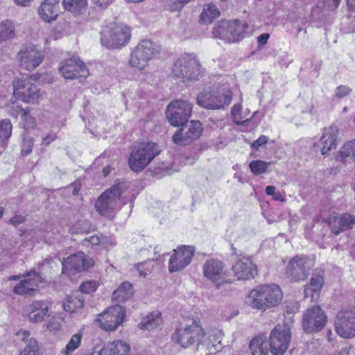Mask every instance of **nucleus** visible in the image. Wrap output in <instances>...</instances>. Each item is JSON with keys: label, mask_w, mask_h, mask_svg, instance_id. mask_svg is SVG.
Segmentation results:
<instances>
[{"label": "nucleus", "mask_w": 355, "mask_h": 355, "mask_svg": "<svg viewBox=\"0 0 355 355\" xmlns=\"http://www.w3.org/2000/svg\"><path fill=\"white\" fill-rule=\"evenodd\" d=\"M282 298L283 293L278 285H263L249 293L246 303L253 309L264 311L277 306Z\"/></svg>", "instance_id": "nucleus-1"}, {"label": "nucleus", "mask_w": 355, "mask_h": 355, "mask_svg": "<svg viewBox=\"0 0 355 355\" xmlns=\"http://www.w3.org/2000/svg\"><path fill=\"white\" fill-rule=\"evenodd\" d=\"M160 149L155 143L141 142L134 146L130 153L128 164L135 172L143 171L159 154Z\"/></svg>", "instance_id": "nucleus-2"}, {"label": "nucleus", "mask_w": 355, "mask_h": 355, "mask_svg": "<svg viewBox=\"0 0 355 355\" xmlns=\"http://www.w3.org/2000/svg\"><path fill=\"white\" fill-rule=\"evenodd\" d=\"M125 189L124 182L115 183L98 197L95 203L96 210L101 215L111 218L121 207L120 196Z\"/></svg>", "instance_id": "nucleus-3"}, {"label": "nucleus", "mask_w": 355, "mask_h": 355, "mask_svg": "<svg viewBox=\"0 0 355 355\" xmlns=\"http://www.w3.org/2000/svg\"><path fill=\"white\" fill-rule=\"evenodd\" d=\"M205 336V332L200 321L198 319H191L176 329L173 338L182 347L186 348L195 343H198V347L200 346Z\"/></svg>", "instance_id": "nucleus-4"}, {"label": "nucleus", "mask_w": 355, "mask_h": 355, "mask_svg": "<svg viewBox=\"0 0 355 355\" xmlns=\"http://www.w3.org/2000/svg\"><path fill=\"white\" fill-rule=\"evenodd\" d=\"M202 71L199 60L196 56L184 54L180 56L173 64L172 73L184 82L194 81L199 79Z\"/></svg>", "instance_id": "nucleus-5"}, {"label": "nucleus", "mask_w": 355, "mask_h": 355, "mask_svg": "<svg viewBox=\"0 0 355 355\" xmlns=\"http://www.w3.org/2000/svg\"><path fill=\"white\" fill-rule=\"evenodd\" d=\"M248 25L240 20H222L217 24L212 31L215 38L228 43H234L244 38Z\"/></svg>", "instance_id": "nucleus-6"}, {"label": "nucleus", "mask_w": 355, "mask_h": 355, "mask_svg": "<svg viewBox=\"0 0 355 355\" xmlns=\"http://www.w3.org/2000/svg\"><path fill=\"white\" fill-rule=\"evenodd\" d=\"M231 101L232 92L225 87L202 91L197 97L198 105L208 110L223 109Z\"/></svg>", "instance_id": "nucleus-7"}, {"label": "nucleus", "mask_w": 355, "mask_h": 355, "mask_svg": "<svg viewBox=\"0 0 355 355\" xmlns=\"http://www.w3.org/2000/svg\"><path fill=\"white\" fill-rule=\"evenodd\" d=\"M314 266V261L304 255L294 257L288 263L286 276L291 282H297L306 279Z\"/></svg>", "instance_id": "nucleus-8"}, {"label": "nucleus", "mask_w": 355, "mask_h": 355, "mask_svg": "<svg viewBox=\"0 0 355 355\" xmlns=\"http://www.w3.org/2000/svg\"><path fill=\"white\" fill-rule=\"evenodd\" d=\"M101 43L107 49H118L125 45L130 39V30L124 24H116L101 33Z\"/></svg>", "instance_id": "nucleus-9"}, {"label": "nucleus", "mask_w": 355, "mask_h": 355, "mask_svg": "<svg viewBox=\"0 0 355 355\" xmlns=\"http://www.w3.org/2000/svg\"><path fill=\"white\" fill-rule=\"evenodd\" d=\"M157 50L154 44L148 40L139 42L131 51L129 64L138 70H143L153 58Z\"/></svg>", "instance_id": "nucleus-10"}, {"label": "nucleus", "mask_w": 355, "mask_h": 355, "mask_svg": "<svg viewBox=\"0 0 355 355\" xmlns=\"http://www.w3.org/2000/svg\"><path fill=\"white\" fill-rule=\"evenodd\" d=\"M192 112V105L182 100L170 103L167 106L166 114L168 122L173 126H181L187 123Z\"/></svg>", "instance_id": "nucleus-11"}, {"label": "nucleus", "mask_w": 355, "mask_h": 355, "mask_svg": "<svg viewBox=\"0 0 355 355\" xmlns=\"http://www.w3.org/2000/svg\"><path fill=\"white\" fill-rule=\"evenodd\" d=\"M327 322V317L318 305L308 308L303 314L302 326L306 333L320 331Z\"/></svg>", "instance_id": "nucleus-12"}, {"label": "nucleus", "mask_w": 355, "mask_h": 355, "mask_svg": "<svg viewBox=\"0 0 355 355\" xmlns=\"http://www.w3.org/2000/svg\"><path fill=\"white\" fill-rule=\"evenodd\" d=\"M337 334L344 338L355 337V307H347L340 310L335 320Z\"/></svg>", "instance_id": "nucleus-13"}, {"label": "nucleus", "mask_w": 355, "mask_h": 355, "mask_svg": "<svg viewBox=\"0 0 355 355\" xmlns=\"http://www.w3.org/2000/svg\"><path fill=\"white\" fill-rule=\"evenodd\" d=\"M291 330L286 324H277L270 334V352L273 355H283L291 341Z\"/></svg>", "instance_id": "nucleus-14"}, {"label": "nucleus", "mask_w": 355, "mask_h": 355, "mask_svg": "<svg viewBox=\"0 0 355 355\" xmlns=\"http://www.w3.org/2000/svg\"><path fill=\"white\" fill-rule=\"evenodd\" d=\"M125 310L119 305L109 307L99 315L96 322L101 329L107 331H115L124 320Z\"/></svg>", "instance_id": "nucleus-15"}, {"label": "nucleus", "mask_w": 355, "mask_h": 355, "mask_svg": "<svg viewBox=\"0 0 355 355\" xmlns=\"http://www.w3.org/2000/svg\"><path fill=\"white\" fill-rule=\"evenodd\" d=\"M224 263L218 259H210L202 266L204 277L216 285L217 288L224 283H230V279L225 270Z\"/></svg>", "instance_id": "nucleus-16"}, {"label": "nucleus", "mask_w": 355, "mask_h": 355, "mask_svg": "<svg viewBox=\"0 0 355 355\" xmlns=\"http://www.w3.org/2000/svg\"><path fill=\"white\" fill-rule=\"evenodd\" d=\"M62 265V273L71 276L87 270L94 265V261L84 252H79L64 259Z\"/></svg>", "instance_id": "nucleus-17"}, {"label": "nucleus", "mask_w": 355, "mask_h": 355, "mask_svg": "<svg viewBox=\"0 0 355 355\" xmlns=\"http://www.w3.org/2000/svg\"><path fill=\"white\" fill-rule=\"evenodd\" d=\"M195 248L191 245H182L173 250L169 261L168 270L175 272L183 270L192 261Z\"/></svg>", "instance_id": "nucleus-18"}, {"label": "nucleus", "mask_w": 355, "mask_h": 355, "mask_svg": "<svg viewBox=\"0 0 355 355\" xmlns=\"http://www.w3.org/2000/svg\"><path fill=\"white\" fill-rule=\"evenodd\" d=\"M180 130L173 136V140L178 145H187L199 138L202 132V124L198 121H191L189 123L181 125Z\"/></svg>", "instance_id": "nucleus-19"}, {"label": "nucleus", "mask_w": 355, "mask_h": 355, "mask_svg": "<svg viewBox=\"0 0 355 355\" xmlns=\"http://www.w3.org/2000/svg\"><path fill=\"white\" fill-rule=\"evenodd\" d=\"M59 70L65 79L86 78L89 75L84 63L78 58L72 57L60 64Z\"/></svg>", "instance_id": "nucleus-20"}, {"label": "nucleus", "mask_w": 355, "mask_h": 355, "mask_svg": "<svg viewBox=\"0 0 355 355\" xmlns=\"http://www.w3.org/2000/svg\"><path fill=\"white\" fill-rule=\"evenodd\" d=\"M324 220L329 226L331 232L337 235L353 228L355 225V216L347 213L341 215L331 214Z\"/></svg>", "instance_id": "nucleus-21"}, {"label": "nucleus", "mask_w": 355, "mask_h": 355, "mask_svg": "<svg viewBox=\"0 0 355 355\" xmlns=\"http://www.w3.org/2000/svg\"><path fill=\"white\" fill-rule=\"evenodd\" d=\"M50 304L47 301L35 300L26 308L28 318L31 322H41L50 316Z\"/></svg>", "instance_id": "nucleus-22"}, {"label": "nucleus", "mask_w": 355, "mask_h": 355, "mask_svg": "<svg viewBox=\"0 0 355 355\" xmlns=\"http://www.w3.org/2000/svg\"><path fill=\"white\" fill-rule=\"evenodd\" d=\"M232 270L237 280H249L257 274L255 264L246 257L237 259L232 266Z\"/></svg>", "instance_id": "nucleus-23"}, {"label": "nucleus", "mask_w": 355, "mask_h": 355, "mask_svg": "<svg viewBox=\"0 0 355 355\" xmlns=\"http://www.w3.org/2000/svg\"><path fill=\"white\" fill-rule=\"evenodd\" d=\"M12 96L10 98L7 107L10 109L11 115L17 117L19 114L22 117V80L17 78L12 82Z\"/></svg>", "instance_id": "nucleus-24"}, {"label": "nucleus", "mask_w": 355, "mask_h": 355, "mask_svg": "<svg viewBox=\"0 0 355 355\" xmlns=\"http://www.w3.org/2000/svg\"><path fill=\"white\" fill-rule=\"evenodd\" d=\"M44 59V53L37 46L29 45L24 51V67L31 71L38 67Z\"/></svg>", "instance_id": "nucleus-25"}, {"label": "nucleus", "mask_w": 355, "mask_h": 355, "mask_svg": "<svg viewBox=\"0 0 355 355\" xmlns=\"http://www.w3.org/2000/svg\"><path fill=\"white\" fill-rule=\"evenodd\" d=\"M338 135V129L334 125H331L324 129L322 135L320 139V142L322 145L321 153L322 155H327L329 151L336 149Z\"/></svg>", "instance_id": "nucleus-26"}, {"label": "nucleus", "mask_w": 355, "mask_h": 355, "mask_svg": "<svg viewBox=\"0 0 355 355\" xmlns=\"http://www.w3.org/2000/svg\"><path fill=\"white\" fill-rule=\"evenodd\" d=\"M43 282V277L32 270L24 275V296L34 295L38 291L39 284Z\"/></svg>", "instance_id": "nucleus-27"}, {"label": "nucleus", "mask_w": 355, "mask_h": 355, "mask_svg": "<svg viewBox=\"0 0 355 355\" xmlns=\"http://www.w3.org/2000/svg\"><path fill=\"white\" fill-rule=\"evenodd\" d=\"M223 336V332L220 329H214L209 333L208 337L206 339L202 340L201 346L205 347V348L209 351L214 352H219L221 348V340Z\"/></svg>", "instance_id": "nucleus-28"}, {"label": "nucleus", "mask_w": 355, "mask_h": 355, "mask_svg": "<svg viewBox=\"0 0 355 355\" xmlns=\"http://www.w3.org/2000/svg\"><path fill=\"white\" fill-rule=\"evenodd\" d=\"M49 0H44L41 3L38 12L40 17L45 21H51L55 19L59 12V7L55 3H49ZM55 2V1H53Z\"/></svg>", "instance_id": "nucleus-29"}, {"label": "nucleus", "mask_w": 355, "mask_h": 355, "mask_svg": "<svg viewBox=\"0 0 355 355\" xmlns=\"http://www.w3.org/2000/svg\"><path fill=\"white\" fill-rule=\"evenodd\" d=\"M355 159V139L345 143L338 152L336 159L342 163H347Z\"/></svg>", "instance_id": "nucleus-30"}, {"label": "nucleus", "mask_w": 355, "mask_h": 355, "mask_svg": "<svg viewBox=\"0 0 355 355\" xmlns=\"http://www.w3.org/2000/svg\"><path fill=\"white\" fill-rule=\"evenodd\" d=\"M268 345L266 336H259L250 341L249 347L252 355H268Z\"/></svg>", "instance_id": "nucleus-31"}, {"label": "nucleus", "mask_w": 355, "mask_h": 355, "mask_svg": "<svg viewBox=\"0 0 355 355\" xmlns=\"http://www.w3.org/2000/svg\"><path fill=\"white\" fill-rule=\"evenodd\" d=\"M324 284L323 277L319 275H313L310 281V284L304 288V297H311L313 300L318 296V291L322 288Z\"/></svg>", "instance_id": "nucleus-32"}, {"label": "nucleus", "mask_w": 355, "mask_h": 355, "mask_svg": "<svg viewBox=\"0 0 355 355\" xmlns=\"http://www.w3.org/2000/svg\"><path fill=\"white\" fill-rule=\"evenodd\" d=\"M105 350L109 355H130V347L128 344L122 340H114L107 343Z\"/></svg>", "instance_id": "nucleus-33"}, {"label": "nucleus", "mask_w": 355, "mask_h": 355, "mask_svg": "<svg viewBox=\"0 0 355 355\" xmlns=\"http://www.w3.org/2000/svg\"><path fill=\"white\" fill-rule=\"evenodd\" d=\"M132 294V285L130 282H125L113 292L112 300L119 302H125L130 299Z\"/></svg>", "instance_id": "nucleus-34"}, {"label": "nucleus", "mask_w": 355, "mask_h": 355, "mask_svg": "<svg viewBox=\"0 0 355 355\" xmlns=\"http://www.w3.org/2000/svg\"><path fill=\"white\" fill-rule=\"evenodd\" d=\"M161 323V313L159 311H156L144 318L139 323V327L142 330L150 331L159 326Z\"/></svg>", "instance_id": "nucleus-35"}, {"label": "nucleus", "mask_w": 355, "mask_h": 355, "mask_svg": "<svg viewBox=\"0 0 355 355\" xmlns=\"http://www.w3.org/2000/svg\"><path fill=\"white\" fill-rule=\"evenodd\" d=\"M219 16L220 11L214 4H206L204 6L200 16V21L203 24H211Z\"/></svg>", "instance_id": "nucleus-36"}, {"label": "nucleus", "mask_w": 355, "mask_h": 355, "mask_svg": "<svg viewBox=\"0 0 355 355\" xmlns=\"http://www.w3.org/2000/svg\"><path fill=\"white\" fill-rule=\"evenodd\" d=\"M24 102L36 103L38 101L40 94L37 86L31 83L24 84Z\"/></svg>", "instance_id": "nucleus-37"}, {"label": "nucleus", "mask_w": 355, "mask_h": 355, "mask_svg": "<svg viewBox=\"0 0 355 355\" xmlns=\"http://www.w3.org/2000/svg\"><path fill=\"white\" fill-rule=\"evenodd\" d=\"M63 306L66 311L75 313L84 306V300L81 296H69Z\"/></svg>", "instance_id": "nucleus-38"}, {"label": "nucleus", "mask_w": 355, "mask_h": 355, "mask_svg": "<svg viewBox=\"0 0 355 355\" xmlns=\"http://www.w3.org/2000/svg\"><path fill=\"white\" fill-rule=\"evenodd\" d=\"M87 0H63V5L66 10L71 12L78 14L85 10Z\"/></svg>", "instance_id": "nucleus-39"}, {"label": "nucleus", "mask_w": 355, "mask_h": 355, "mask_svg": "<svg viewBox=\"0 0 355 355\" xmlns=\"http://www.w3.org/2000/svg\"><path fill=\"white\" fill-rule=\"evenodd\" d=\"M83 334L80 332L73 335L67 344L66 347L62 349V354L64 355L71 354L80 346Z\"/></svg>", "instance_id": "nucleus-40"}, {"label": "nucleus", "mask_w": 355, "mask_h": 355, "mask_svg": "<svg viewBox=\"0 0 355 355\" xmlns=\"http://www.w3.org/2000/svg\"><path fill=\"white\" fill-rule=\"evenodd\" d=\"M14 35L15 28L11 21L6 20L0 24V42L10 39Z\"/></svg>", "instance_id": "nucleus-41"}, {"label": "nucleus", "mask_w": 355, "mask_h": 355, "mask_svg": "<svg viewBox=\"0 0 355 355\" xmlns=\"http://www.w3.org/2000/svg\"><path fill=\"white\" fill-rule=\"evenodd\" d=\"M269 166L270 162L257 159L252 161L249 167L254 175H259L266 173Z\"/></svg>", "instance_id": "nucleus-42"}, {"label": "nucleus", "mask_w": 355, "mask_h": 355, "mask_svg": "<svg viewBox=\"0 0 355 355\" xmlns=\"http://www.w3.org/2000/svg\"><path fill=\"white\" fill-rule=\"evenodd\" d=\"M231 114L234 120V122L236 124L244 125L247 124L250 121V118H245L241 113V105L237 103L233 106L231 110Z\"/></svg>", "instance_id": "nucleus-43"}, {"label": "nucleus", "mask_w": 355, "mask_h": 355, "mask_svg": "<svg viewBox=\"0 0 355 355\" xmlns=\"http://www.w3.org/2000/svg\"><path fill=\"white\" fill-rule=\"evenodd\" d=\"M153 268V262L151 260L141 262L135 265V270L137 272L138 276L146 277L150 274Z\"/></svg>", "instance_id": "nucleus-44"}, {"label": "nucleus", "mask_w": 355, "mask_h": 355, "mask_svg": "<svg viewBox=\"0 0 355 355\" xmlns=\"http://www.w3.org/2000/svg\"><path fill=\"white\" fill-rule=\"evenodd\" d=\"M24 355H40L37 341L31 338L25 342Z\"/></svg>", "instance_id": "nucleus-45"}, {"label": "nucleus", "mask_w": 355, "mask_h": 355, "mask_svg": "<svg viewBox=\"0 0 355 355\" xmlns=\"http://www.w3.org/2000/svg\"><path fill=\"white\" fill-rule=\"evenodd\" d=\"M12 132V124L8 119H3L0 123V137L7 139Z\"/></svg>", "instance_id": "nucleus-46"}, {"label": "nucleus", "mask_w": 355, "mask_h": 355, "mask_svg": "<svg viewBox=\"0 0 355 355\" xmlns=\"http://www.w3.org/2000/svg\"><path fill=\"white\" fill-rule=\"evenodd\" d=\"M104 240V237L101 235H92L91 236L87 237L83 240V245L85 246H96L97 245L101 244Z\"/></svg>", "instance_id": "nucleus-47"}, {"label": "nucleus", "mask_w": 355, "mask_h": 355, "mask_svg": "<svg viewBox=\"0 0 355 355\" xmlns=\"http://www.w3.org/2000/svg\"><path fill=\"white\" fill-rule=\"evenodd\" d=\"M191 0H165L168 9L175 11L181 9L184 5L188 3Z\"/></svg>", "instance_id": "nucleus-48"}, {"label": "nucleus", "mask_w": 355, "mask_h": 355, "mask_svg": "<svg viewBox=\"0 0 355 355\" xmlns=\"http://www.w3.org/2000/svg\"><path fill=\"white\" fill-rule=\"evenodd\" d=\"M352 92V89L347 85H339L335 89L334 96L338 98L346 97Z\"/></svg>", "instance_id": "nucleus-49"}, {"label": "nucleus", "mask_w": 355, "mask_h": 355, "mask_svg": "<svg viewBox=\"0 0 355 355\" xmlns=\"http://www.w3.org/2000/svg\"><path fill=\"white\" fill-rule=\"evenodd\" d=\"M36 126V121L33 116L27 114V111L24 108V128L26 129H34Z\"/></svg>", "instance_id": "nucleus-50"}, {"label": "nucleus", "mask_w": 355, "mask_h": 355, "mask_svg": "<svg viewBox=\"0 0 355 355\" xmlns=\"http://www.w3.org/2000/svg\"><path fill=\"white\" fill-rule=\"evenodd\" d=\"M80 291L84 293H91L96 291L97 284L96 282L89 281L83 283L80 286Z\"/></svg>", "instance_id": "nucleus-51"}, {"label": "nucleus", "mask_w": 355, "mask_h": 355, "mask_svg": "<svg viewBox=\"0 0 355 355\" xmlns=\"http://www.w3.org/2000/svg\"><path fill=\"white\" fill-rule=\"evenodd\" d=\"M267 141H268V137L264 135H262L253 142V144L252 145V148L257 150L261 146L266 144Z\"/></svg>", "instance_id": "nucleus-52"}, {"label": "nucleus", "mask_w": 355, "mask_h": 355, "mask_svg": "<svg viewBox=\"0 0 355 355\" xmlns=\"http://www.w3.org/2000/svg\"><path fill=\"white\" fill-rule=\"evenodd\" d=\"M60 322L58 321H55V318H51L47 324V329L49 331H57L60 329Z\"/></svg>", "instance_id": "nucleus-53"}, {"label": "nucleus", "mask_w": 355, "mask_h": 355, "mask_svg": "<svg viewBox=\"0 0 355 355\" xmlns=\"http://www.w3.org/2000/svg\"><path fill=\"white\" fill-rule=\"evenodd\" d=\"M33 146V141L32 138L26 139L24 142V153L28 154L31 152Z\"/></svg>", "instance_id": "nucleus-54"}, {"label": "nucleus", "mask_w": 355, "mask_h": 355, "mask_svg": "<svg viewBox=\"0 0 355 355\" xmlns=\"http://www.w3.org/2000/svg\"><path fill=\"white\" fill-rule=\"evenodd\" d=\"M270 37L269 33H263L257 37V42L259 46H262L267 44L268 40Z\"/></svg>", "instance_id": "nucleus-55"}, {"label": "nucleus", "mask_w": 355, "mask_h": 355, "mask_svg": "<svg viewBox=\"0 0 355 355\" xmlns=\"http://www.w3.org/2000/svg\"><path fill=\"white\" fill-rule=\"evenodd\" d=\"M94 5L99 8H106L112 3V0H92Z\"/></svg>", "instance_id": "nucleus-56"}, {"label": "nucleus", "mask_w": 355, "mask_h": 355, "mask_svg": "<svg viewBox=\"0 0 355 355\" xmlns=\"http://www.w3.org/2000/svg\"><path fill=\"white\" fill-rule=\"evenodd\" d=\"M56 138V135L53 133L49 134L46 137L43 139L42 144L47 146L54 141Z\"/></svg>", "instance_id": "nucleus-57"}, {"label": "nucleus", "mask_w": 355, "mask_h": 355, "mask_svg": "<svg viewBox=\"0 0 355 355\" xmlns=\"http://www.w3.org/2000/svg\"><path fill=\"white\" fill-rule=\"evenodd\" d=\"M10 223L15 227H17L22 223V217L21 216H15L10 219Z\"/></svg>", "instance_id": "nucleus-58"}, {"label": "nucleus", "mask_w": 355, "mask_h": 355, "mask_svg": "<svg viewBox=\"0 0 355 355\" xmlns=\"http://www.w3.org/2000/svg\"><path fill=\"white\" fill-rule=\"evenodd\" d=\"M104 350V347L96 346L92 349V352L87 355H102Z\"/></svg>", "instance_id": "nucleus-59"}, {"label": "nucleus", "mask_w": 355, "mask_h": 355, "mask_svg": "<svg viewBox=\"0 0 355 355\" xmlns=\"http://www.w3.org/2000/svg\"><path fill=\"white\" fill-rule=\"evenodd\" d=\"M13 292L18 295L22 294V280H21L18 284L14 287Z\"/></svg>", "instance_id": "nucleus-60"}, {"label": "nucleus", "mask_w": 355, "mask_h": 355, "mask_svg": "<svg viewBox=\"0 0 355 355\" xmlns=\"http://www.w3.org/2000/svg\"><path fill=\"white\" fill-rule=\"evenodd\" d=\"M275 187L273 186H268L266 188V193L268 196H275L276 193L275 192Z\"/></svg>", "instance_id": "nucleus-61"}, {"label": "nucleus", "mask_w": 355, "mask_h": 355, "mask_svg": "<svg viewBox=\"0 0 355 355\" xmlns=\"http://www.w3.org/2000/svg\"><path fill=\"white\" fill-rule=\"evenodd\" d=\"M35 234V231H33V232L31 231V232H30L28 233H26V232H24V236H26V239H27L29 236L30 237L29 240L32 241H37V239H35L33 238V234Z\"/></svg>", "instance_id": "nucleus-62"}, {"label": "nucleus", "mask_w": 355, "mask_h": 355, "mask_svg": "<svg viewBox=\"0 0 355 355\" xmlns=\"http://www.w3.org/2000/svg\"><path fill=\"white\" fill-rule=\"evenodd\" d=\"M350 347L343 348L338 353V355H349Z\"/></svg>", "instance_id": "nucleus-63"}, {"label": "nucleus", "mask_w": 355, "mask_h": 355, "mask_svg": "<svg viewBox=\"0 0 355 355\" xmlns=\"http://www.w3.org/2000/svg\"><path fill=\"white\" fill-rule=\"evenodd\" d=\"M198 159L196 155L193 156L191 159L190 157H186L185 164H191Z\"/></svg>", "instance_id": "nucleus-64"}]
</instances>
